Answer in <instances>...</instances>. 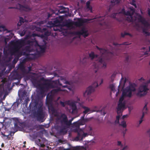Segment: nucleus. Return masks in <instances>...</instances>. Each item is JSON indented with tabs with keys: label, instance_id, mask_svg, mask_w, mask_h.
<instances>
[{
	"label": "nucleus",
	"instance_id": "dca6fc26",
	"mask_svg": "<svg viewBox=\"0 0 150 150\" xmlns=\"http://www.w3.org/2000/svg\"><path fill=\"white\" fill-rule=\"evenodd\" d=\"M18 6L19 7V8H18L20 10H23L25 11H28V10L25 7H24L22 6H21L20 4H18Z\"/></svg>",
	"mask_w": 150,
	"mask_h": 150
},
{
	"label": "nucleus",
	"instance_id": "f03ea898",
	"mask_svg": "<svg viewBox=\"0 0 150 150\" xmlns=\"http://www.w3.org/2000/svg\"><path fill=\"white\" fill-rule=\"evenodd\" d=\"M130 10L131 13L128 11L126 12L125 10L123 9L119 12V13L113 14L112 17L113 18H115L116 16L122 14L125 16L127 20L129 21L133 22L135 20H137L139 22L140 25H141L138 26L139 28L138 30H141L146 35H149L148 31L150 26L148 23L140 15L134 13V11L132 8H130Z\"/></svg>",
	"mask_w": 150,
	"mask_h": 150
},
{
	"label": "nucleus",
	"instance_id": "473e14b6",
	"mask_svg": "<svg viewBox=\"0 0 150 150\" xmlns=\"http://www.w3.org/2000/svg\"><path fill=\"white\" fill-rule=\"evenodd\" d=\"M61 105H62V106H64V103H63V102H61Z\"/></svg>",
	"mask_w": 150,
	"mask_h": 150
},
{
	"label": "nucleus",
	"instance_id": "ea45409f",
	"mask_svg": "<svg viewBox=\"0 0 150 150\" xmlns=\"http://www.w3.org/2000/svg\"><path fill=\"white\" fill-rule=\"evenodd\" d=\"M0 150H1V149H0Z\"/></svg>",
	"mask_w": 150,
	"mask_h": 150
},
{
	"label": "nucleus",
	"instance_id": "9b49d317",
	"mask_svg": "<svg viewBox=\"0 0 150 150\" xmlns=\"http://www.w3.org/2000/svg\"><path fill=\"white\" fill-rule=\"evenodd\" d=\"M148 111V109L147 107L146 104L144 106L143 110L142 115H143V117H144V116L147 113Z\"/></svg>",
	"mask_w": 150,
	"mask_h": 150
},
{
	"label": "nucleus",
	"instance_id": "2f4dec72",
	"mask_svg": "<svg viewBox=\"0 0 150 150\" xmlns=\"http://www.w3.org/2000/svg\"><path fill=\"white\" fill-rule=\"evenodd\" d=\"M148 13L149 15L150 16V10L149 9L148 10Z\"/></svg>",
	"mask_w": 150,
	"mask_h": 150
},
{
	"label": "nucleus",
	"instance_id": "7ed1b4c3",
	"mask_svg": "<svg viewBox=\"0 0 150 150\" xmlns=\"http://www.w3.org/2000/svg\"><path fill=\"white\" fill-rule=\"evenodd\" d=\"M53 84H55L56 86H57V88L56 89H55V92H57L59 91H65V89H62V88H65L68 89L69 91L73 90V88L71 86H69L71 85L70 83L65 79L62 80L60 81H56L55 82H54Z\"/></svg>",
	"mask_w": 150,
	"mask_h": 150
},
{
	"label": "nucleus",
	"instance_id": "bb28decb",
	"mask_svg": "<svg viewBox=\"0 0 150 150\" xmlns=\"http://www.w3.org/2000/svg\"><path fill=\"white\" fill-rule=\"evenodd\" d=\"M100 52L102 54H103L104 53L107 52V51L105 49H102L100 50Z\"/></svg>",
	"mask_w": 150,
	"mask_h": 150
},
{
	"label": "nucleus",
	"instance_id": "0eeeda50",
	"mask_svg": "<svg viewBox=\"0 0 150 150\" xmlns=\"http://www.w3.org/2000/svg\"><path fill=\"white\" fill-rule=\"evenodd\" d=\"M94 88L92 86H90L88 87L85 92L84 93V95L86 96V95L90 94L94 90Z\"/></svg>",
	"mask_w": 150,
	"mask_h": 150
},
{
	"label": "nucleus",
	"instance_id": "58836bf2",
	"mask_svg": "<svg viewBox=\"0 0 150 150\" xmlns=\"http://www.w3.org/2000/svg\"><path fill=\"white\" fill-rule=\"evenodd\" d=\"M36 30H37V28H36Z\"/></svg>",
	"mask_w": 150,
	"mask_h": 150
},
{
	"label": "nucleus",
	"instance_id": "f704fd0d",
	"mask_svg": "<svg viewBox=\"0 0 150 150\" xmlns=\"http://www.w3.org/2000/svg\"><path fill=\"white\" fill-rule=\"evenodd\" d=\"M106 114V112H104L102 114V115H104Z\"/></svg>",
	"mask_w": 150,
	"mask_h": 150
},
{
	"label": "nucleus",
	"instance_id": "ddd939ff",
	"mask_svg": "<svg viewBox=\"0 0 150 150\" xmlns=\"http://www.w3.org/2000/svg\"><path fill=\"white\" fill-rule=\"evenodd\" d=\"M84 111L83 112L84 113H89L93 112V111L90 110V109L88 108L84 107Z\"/></svg>",
	"mask_w": 150,
	"mask_h": 150
},
{
	"label": "nucleus",
	"instance_id": "393cba45",
	"mask_svg": "<svg viewBox=\"0 0 150 150\" xmlns=\"http://www.w3.org/2000/svg\"><path fill=\"white\" fill-rule=\"evenodd\" d=\"M82 34L85 37H86L88 35V34L86 32V31H83V32L82 33Z\"/></svg>",
	"mask_w": 150,
	"mask_h": 150
},
{
	"label": "nucleus",
	"instance_id": "a878e982",
	"mask_svg": "<svg viewBox=\"0 0 150 150\" xmlns=\"http://www.w3.org/2000/svg\"><path fill=\"white\" fill-rule=\"evenodd\" d=\"M5 29V28L4 26L3 25H0V31H2L3 30H4Z\"/></svg>",
	"mask_w": 150,
	"mask_h": 150
},
{
	"label": "nucleus",
	"instance_id": "6ab92c4d",
	"mask_svg": "<svg viewBox=\"0 0 150 150\" xmlns=\"http://www.w3.org/2000/svg\"><path fill=\"white\" fill-rule=\"evenodd\" d=\"M62 118L63 119V121L65 123H66V122H67V117L65 115H63L62 116Z\"/></svg>",
	"mask_w": 150,
	"mask_h": 150
},
{
	"label": "nucleus",
	"instance_id": "5701e85b",
	"mask_svg": "<svg viewBox=\"0 0 150 150\" xmlns=\"http://www.w3.org/2000/svg\"><path fill=\"white\" fill-rule=\"evenodd\" d=\"M143 117H143V115H142L141 117L138 122V123L139 125L142 122V121H143Z\"/></svg>",
	"mask_w": 150,
	"mask_h": 150
},
{
	"label": "nucleus",
	"instance_id": "f8f14e48",
	"mask_svg": "<svg viewBox=\"0 0 150 150\" xmlns=\"http://www.w3.org/2000/svg\"><path fill=\"white\" fill-rule=\"evenodd\" d=\"M53 22L54 23L51 26H58L60 23V21L57 20V18L54 19Z\"/></svg>",
	"mask_w": 150,
	"mask_h": 150
},
{
	"label": "nucleus",
	"instance_id": "f3484780",
	"mask_svg": "<svg viewBox=\"0 0 150 150\" xmlns=\"http://www.w3.org/2000/svg\"><path fill=\"white\" fill-rule=\"evenodd\" d=\"M110 1L111 2V3H112L113 4H117L119 2H120V1L121 0H110Z\"/></svg>",
	"mask_w": 150,
	"mask_h": 150
},
{
	"label": "nucleus",
	"instance_id": "a211bd4d",
	"mask_svg": "<svg viewBox=\"0 0 150 150\" xmlns=\"http://www.w3.org/2000/svg\"><path fill=\"white\" fill-rule=\"evenodd\" d=\"M116 75V73H114L113 74L110 78V80L111 81H113L114 80V79L115 76Z\"/></svg>",
	"mask_w": 150,
	"mask_h": 150
},
{
	"label": "nucleus",
	"instance_id": "cd10ccee",
	"mask_svg": "<svg viewBox=\"0 0 150 150\" xmlns=\"http://www.w3.org/2000/svg\"><path fill=\"white\" fill-rule=\"evenodd\" d=\"M128 115L127 114L124 115L122 116V118L124 119L125 118H127L128 117Z\"/></svg>",
	"mask_w": 150,
	"mask_h": 150
},
{
	"label": "nucleus",
	"instance_id": "4468645a",
	"mask_svg": "<svg viewBox=\"0 0 150 150\" xmlns=\"http://www.w3.org/2000/svg\"><path fill=\"white\" fill-rule=\"evenodd\" d=\"M90 4V1H88L86 3V6L88 10H90L91 12H92V7L89 5Z\"/></svg>",
	"mask_w": 150,
	"mask_h": 150
},
{
	"label": "nucleus",
	"instance_id": "4be33fe9",
	"mask_svg": "<svg viewBox=\"0 0 150 150\" xmlns=\"http://www.w3.org/2000/svg\"><path fill=\"white\" fill-rule=\"evenodd\" d=\"M90 57L91 58V59H93V58H95V57H97V56H95L93 52H91L89 54Z\"/></svg>",
	"mask_w": 150,
	"mask_h": 150
},
{
	"label": "nucleus",
	"instance_id": "7c9ffc66",
	"mask_svg": "<svg viewBox=\"0 0 150 150\" xmlns=\"http://www.w3.org/2000/svg\"><path fill=\"white\" fill-rule=\"evenodd\" d=\"M117 145L119 146H121V143L120 141H118L117 142Z\"/></svg>",
	"mask_w": 150,
	"mask_h": 150
},
{
	"label": "nucleus",
	"instance_id": "aec40b11",
	"mask_svg": "<svg viewBox=\"0 0 150 150\" xmlns=\"http://www.w3.org/2000/svg\"><path fill=\"white\" fill-rule=\"evenodd\" d=\"M91 128L90 127H89L88 128L86 127L85 131L88 132L89 134H90L91 133L90 132L91 130Z\"/></svg>",
	"mask_w": 150,
	"mask_h": 150
},
{
	"label": "nucleus",
	"instance_id": "f257e3e1",
	"mask_svg": "<svg viewBox=\"0 0 150 150\" xmlns=\"http://www.w3.org/2000/svg\"><path fill=\"white\" fill-rule=\"evenodd\" d=\"M139 80L142 83V84L139 86L137 91L136 85L134 83L130 82L125 78H122L117 89H115V84L110 85V88L116 97L120 93L121 90H122V95L120 98L117 108V112L118 115L117 116L115 121L116 123H119L120 118L121 115V113L126 108L125 102L124 100L125 97L130 98L135 94L139 96H142L146 94L148 90V84L150 83V79L146 82L143 77H142Z\"/></svg>",
	"mask_w": 150,
	"mask_h": 150
},
{
	"label": "nucleus",
	"instance_id": "c756f323",
	"mask_svg": "<svg viewBox=\"0 0 150 150\" xmlns=\"http://www.w3.org/2000/svg\"><path fill=\"white\" fill-rule=\"evenodd\" d=\"M20 21L21 22H24V19L23 18H20Z\"/></svg>",
	"mask_w": 150,
	"mask_h": 150
},
{
	"label": "nucleus",
	"instance_id": "6e6552de",
	"mask_svg": "<svg viewBox=\"0 0 150 150\" xmlns=\"http://www.w3.org/2000/svg\"><path fill=\"white\" fill-rule=\"evenodd\" d=\"M87 121V119H82L76 122V124L77 127H80L81 125L85 124V123Z\"/></svg>",
	"mask_w": 150,
	"mask_h": 150
},
{
	"label": "nucleus",
	"instance_id": "1a4fd4ad",
	"mask_svg": "<svg viewBox=\"0 0 150 150\" xmlns=\"http://www.w3.org/2000/svg\"><path fill=\"white\" fill-rule=\"evenodd\" d=\"M99 62L100 64L101 65H102L103 67H105L106 66V64L105 62L104 59L103 58V57H98Z\"/></svg>",
	"mask_w": 150,
	"mask_h": 150
},
{
	"label": "nucleus",
	"instance_id": "4c0bfd02",
	"mask_svg": "<svg viewBox=\"0 0 150 150\" xmlns=\"http://www.w3.org/2000/svg\"><path fill=\"white\" fill-rule=\"evenodd\" d=\"M3 144L2 145V146H3Z\"/></svg>",
	"mask_w": 150,
	"mask_h": 150
},
{
	"label": "nucleus",
	"instance_id": "b1692460",
	"mask_svg": "<svg viewBox=\"0 0 150 150\" xmlns=\"http://www.w3.org/2000/svg\"><path fill=\"white\" fill-rule=\"evenodd\" d=\"M103 79H101L99 83H98L97 84L96 87H98L99 85H100L101 84H102L103 83Z\"/></svg>",
	"mask_w": 150,
	"mask_h": 150
},
{
	"label": "nucleus",
	"instance_id": "9d476101",
	"mask_svg": "<svg viewBox=\"0 0 150 150\" xmlns=\"http://www.w3.org/2000/svg\"><path fill=\"white\" fill-rule=\"evenodd\" d=\"M78 133L79 137H84L87 135V134L84 133L83 130L80 129L78 131Z\"/></svg>",
	"mask_w": 150,
	"mask_h": 150
},
{
	"label": "nucleus",
	"instance_id": "20e7f679",
	"mask_svg": "<svg viewBox=\"0 0 150 150\" xmlns=\"http://www.w3.org/2000/svg\"><path fill=\"white\" fill-rule=\"evenodd\" d=\"M36 35L34 34H33V36L30 35L27 36V39H28L30 38L32 39L33 40L31 41H28V43L30 45L35 46L37 48V50L38 51H40L41 52H44L45 50V46H42L38 45L37 42L35 40H33L34 38V36Z\"/></svg>",
	"mask_w": 150,
	"mask_h": 150
},
{
	"label": "nucleus",
	"instance_id": "412c9836",
	"mask_svg": "<svg viewBox=\"0 0 150 150\" xmlns=\"http://www.w3.org/2000/svg\"><path fill=\"white\" fill-rule=\"evenodd\" d=\"M130 3L131 4L134 6L135 8H137V6L135 4V1L134 0H132L131 1Z\"/></svg>",
	"mask_w": 150,
	"mask_h": 150
},
{
	"label": "nucleus",
	"instance_id": "c85d7f7f",
	"mask_svg": "<svg viewBox=\"0 0 150 150\" xmlns=\"http://www.w3.org/2000/svg\"><path fill=\"white\" fill-rule=\"evenodd\" d=\"M133 107L132 106H130L128 107L129 110V111H130L133 109Z\"/></svg>",
	"mask_w": 150,
	"mask_h": 150
},
{
	"label": "nucleus",
	"instance_id": "2eb2a0df",
	"mask_svg": "<svg viewBox=\"0 0 150 150\" xmlns=\"http://www.w3.org/2000/svg\"><path fill=\"white\" fill-rule=\"evenodd\" d=\"M120 125L121 126H122L123 128H126L127 126L126 122V121H122L121 122Z\"/></svg>",
	"mask_w": 150,
	"mask_h": 150
},
{
	"label": "nucleus",
	"instance_id": "e433bc0d",
	"mask_svg": "<svg viewBox=\"0 0 150 150\" xmlns=\"http://www.w3.org/2000/svg\"><path fill=\"white\" fill-rule=\"evenodd\" d=\"M149 52H150L149 54H150V47H149Z\"/></svg>",
	"mask_w": 150,
	"mask_h": 150
},
{
	"label": "nucleus",
	"instance_id": "39448f33",
	"mask_svg": "<svg viewBox=\"0 0 150 150\" xmlns=\"http://www.w3.org/2000/svg\"><path fill=\"white\" fill-rule=\"evenodd\" d=\"M80 99L78 97L76 98V100H71L67 102V103L71 108L69 109V112L72 113L74 114L77 112V109L76 106V103H80Z\"/></svg>",
	"mask_w": 150,
	"mask_h": 150
},
{
	"label": "nucleus",
	"instance_id": "c9c22d12",
	"mask_svg": "<svg viewBox=\"0 0 150 150\" xmlns=\"http://www.w3.org/2000/svg\"><path fill=\"white\" fill-rule=\"evenodd\" d=\"M19 49L18 48H17V49H16V51H17V52H18V51H19Z\"/></svg>",
	"mask_w": 150,
	"mask_h": 150
},
{
	"label": "nucleus",
	"instance_id": "423d86ee",
	"mask_svg": "<svg viewBox=\"0 0 150 150\" xmlns=\"http://www.w3.org/2000/svg\"><path fill=\"white\" fill-rule=\"evenodd\" d=\"M75 20L76 21L73 23H71L68 26L69 28H72L73 24H74L76 26H79L82 25L83 23L88 22L86 20H83L80 18L75 19Z\"/></svg>",
	"mask_w": 150,
	"mask_h": 150
},
{
	"label": "nucleus",
	"instance_id": "72a5a7b5",
	"mask_svg": "<svg viewBox=\"0 0 150 150\" xmlns=\"http://www.w3.org/2000/svg\"><path fill=\"white\" fill-rule=\"evenodd\" d=\"M144 53L145 54H148V53H147L146 52H145L146 51H145L146 50H145V48H144Z\"/></svg>",
	"mask_w": 150,
	"mask_h": 150
}]
</instances>
